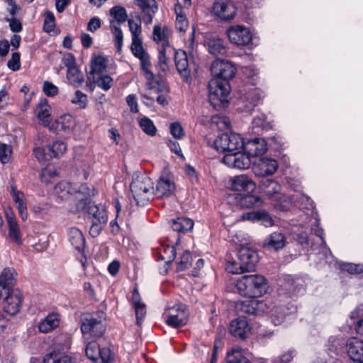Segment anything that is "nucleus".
Returning a JSON list of instances; mask_svg holds the SVG:
<instances>
[{
  "instance_id": "1",
  "label": "nucleus",
  "mask_w": 363,
  "mask_h": 363,
  "mask_svg": "<svg viewBox=\"0 0 363 363\" xmlns=\"http://www.w3.org/2000/svg\"><path fill=\"white\" fill-rule=\"evenodd\" d=\"M211 72L214 77L208 82L209 101L214 105L224 103L230 93L229 80L235 77L236 68L230 61L218 58L211 65Z\"/></svg>"
},
{
  "instance_id": "2",
  "label": "nucleus",
  "mask_w": 363,
  "mask_h": 363,
  "mask_svg": "<svg viewBox=\"0 0 363 363\" xmlns=\"http://www.w3.org/2000/svg\"><path fill=\"white\" fill-rule=\"evenodd\" d=\"M55 194L61 199H67L69 196L74 197L75 211H84L91 197L94 196L95 190L86 184L78 186L69 182H59L54 189Z\"/></svg>"
},
{
  "instance_id": "3",
  "label": "nucleus",
  "mask_w": 363,
  "mask_h": 363,
  "mask_svg": "<svg viewBox=\"0 0 363 363\" xmlns=\"http://www.w3.org/2000/svg\"><path fill=\"white\" fill-rule=\"evenodd\" d=\"M239 293L248 298H257L267 292L266 279L259 274L243 275L237 282Z\"/></svg>"
},
{
  "instance_id": "4",
  "label": "nucleus",
  "mask_w": 363,
  "mask_h": 363,
  "mask_svg": "<svg viewBox=\"0 0 363 363\" xmlns=\"http://www.w3.org/2000/svg\"><path fill=\"white\" fill-rule=\"evenodd\" d=\"M130 187L138 206L146 205L154 192L153 182L151 179L140 174L134 176Z\"/></svg>"
},
{
  "instance_id": "5",
  "label": "nucleus",
  "mask_w": 363,
  "mask_h": 363,
  "mask_svg": "<svg viewBox=\"0 0 363 363\" xmlns=\"http://www.w3.org/2000/svg\"><path fill=\"white\" fill-rule=\"evenodd\" d=\"M81 321V331L84 335L98 338L101 337L106 330L105 315L103 312L84 314Z\"/></svg>"
},
{
  "instance_id": "6",
  "label": "nucleus",
  "mask_w": 363,
  "mask_h": 363,
  "mask_svg": "<svg viewBox=\"0 0 363 363\" xmlns=\"http://www.w3.org/2000/svg\"><path fill=\"white\" fill-rule=\"evenodd\" d=\"M213 145L218 152L233 153L242 149L244 140L240 134L233 132L225 133L215 139Z\"/></svg>"
},
{
  "instance_id": "7",
  "label": "nucleus",
  "mask_w": 363,
  "mask_h": 363,
  "mask_svg": "<svg viewBox=\"0 0 363 363\" xmlns=\"http://www.w3.org/2000/svg\"><path fill=\"white\" fill-rule=\"evenodd\" d=\"M165 321L169 326L177 328L185 325L188 321L189 313L186 305L178 303L169 306L164 313Z\"/></svg>"
},
{
  "instance_id": "8",
  "label": "nucleus",
  "mask_w": 363,
  "mask_h": 363,
  "mask_svg": "<svg viewBox=\"0 0 363 363\" xmlns=\"http://www.w3.org/2000/svg\"><path fill=\"white\" fill-rule=\"evenodd\" d=\"M0 299L2 300L4 311L11 315H14L20 311L23 298L21 291L16 289L0 291Z\"/></svg>"
},
{
  "instance_id": "9",
  "label": "nucleus",
  "mask_w": 363,
  "mask_h": 363,
  "mask_svg": "<svg viewBox=\"0 0 363 363\" xmlns=\"http://www.w3.org/2000/svg\"><path fill=\"white\" fill-rule=\"evenodd\" d=\"M259 188L269 198L283 199L284 203H280L279 204V208L281 211H287L289 208V200L285 196L279 194L281 186L277 182L272 179L264 178L260 182Z\"/></svg>"
},
{
  "instance_id": "10",
  "label": "nucleus",
  "mask_w": 363,
  "mask_h": 363,
  "mask_svg": "<svg viewBox=\"0 0 363 363\" xmlns=\"http://www.w3.org/2000/svg\"><path fill=\"white\" fill-rule=\"evenodd\" d=\"M278 168L276 160L267 157L256 158L252 162V172L256 177H265L274 174Z\"/></svg>"
},
{
  "instance_id": "11",
  "label": "nucleus",
  "mask_w": 363,
  "mask_h": 363,
  "mask_svg": "<svg viewBox=\"0 0 363 363\" xmlns=\"http://www.w3.org/2000/svg\"><path fill=\"white\" fill-rule=\"evenodd\" d=\"M227 35L230 43L238 46L248 45L252 40V35L250 30L240 25L230 27L227 30Z\"/></svg>"
},
{
  "instance_id": "12",
  "label": "nucleus",
  "mask_w": 363,
  "mask_h": 363,
  "mask_svg": "<svg viewBox=\"0 0 363 363\" xmlns=\"http://www.w3.org/2000/svg\"><path fill=\"white\" fill-rule=\"evenodd\" d=\"M223 162L229 167H234L239 169H248L252 163L250 156L239 150L233 153H228L223 157Z\"/></svg>"
},
{
  "instance_id": "13",
  "label": "nucleus",
  "mask_w": 363,
  "mask_h": 363,
  "mask_svg": "<svg viewBox=\"0 0 363 363\" xmlns=\"http://www.w3.org/2000/svg\"><path fill=\"white\" fill-rule=\"evenodd\" d=\"M175 188L172 177L164 170L157 181L153 194L158 198L169 197L174 192Z\"/></svg>"
},
{
  "instance_id": "14",
  "label": "nucleus",
  "mask_w": 363,
  "mask_h": 363,
  "mask_svg": "<svg viewBox=\"0 0 363 363\" xmlns=\"http://www.w3.org/2000/svg\"><path fill=\"white\" fill-rule=\"evenodd\" d=\"M169 51H172L174 56L175 65L178 72L180 74L183 80L186 83L191 81V71L189 68V61L187 54L184 50H175L172 48H169Z\"/></svg>"
},
{
  "instance_id": "15",
  "label": "nucleus",
  "mask_w": 363,
  "mask_h": 363,
  "mask_svg": "<svg viewBox=\"0 0 363 363\" xmlns=\"http://www.w3.org/2000/svg\"><path fill=\"white\" fill-rule=\"evenodd\" d=\"M251 328L247 320L242 318L233 320L229 325V333L235 337L246 339L250 333Z\"/></svg>"
},
{
  "instance_id": "16",
  "label": "nucleus",
  "mask_w": 363,
  "mask_h": 363,
  "mask_svg": "<svg viewBox=\"0 0 363 363\" xmlns=\"http://www.w3.org/2000/svg\"><path fill=\"white\" fill-rule=\"evenodd\" d=\"M242 149L250 157H255L265 153L267 145L264 138L255 137L248 140L246 143L244 142Z\"/></svg>"
},
{
  "instance_id": "17",
  "label": "nucleus",
  "mask_w": 363,
  "mask_h": 363,
  "mask_svg": "<svg viewBox=\"0 0 363 363\" xmlns=\"http://www.w3.org/2000/svg\"><path fill=\"white\" fill-rule=\"evenodd\" d=\"M350 358L356 363H363V340L357 337L350 338L346 344Z\"/></svg>"
},
{
  "instance_id": "18",
  "label": "nucleus",
  "mask_w": 363,
  "mask_h": 363,
  "mask_svg": "<svg viewBox=\"0 0 363 363\" xmlns=\"http://www.w3.org/2000/svg\"><path fill=\"white\" fill-rule=\"evenodd\" d=\"M239 262L246 267L247 271H252L258 262L257 252L249 247H241L238 252Z\"/></svg>"
},
{
  "instance_id": "19",
  "label": "nucleus",
  "mask_w": 363,
  "mask_h": 363,
  "mask_svg": "<svg viewBox=\"0 0 363 363\" xmlns=\"http://www.w3.org/2000/svg\"><path fill=\"white\" fill-rule=\"evenodd\" d=\"M287 243L286 235L281 230L274 231L269 234L264 240L263 245L270 250H279L283 249Z\"/></svg>"
},
{
  "instance_id": "20",
  "label": "nucleus",
  "mask_w": 363,
  "mask_h": 363,
  "mask_svg": "<svg viewBox=\"0 0 363 363\" xmlns=\"http://www.w3.org/2000/svg\"><path fill=\"white\" fill-rule=\"evenodd\" d=\"M242 220L260 222L266 227L272 226L274 221L269 213L265 210L252 211L242 213Z\"/></svg>"
},
{
  "instance_id": "21",
  "label": "nucleus",
  "mask_w": 363,
  "mask_h": 363,
  "mask_svg": "<svg viewBox=\"0 0 363 363\" xmlns=\"http://www.w3.org/2000/svg\"><path fill=\"white\" fill-rule=\"evenodd\" d=\"M213 9L215 13L224 21L232 19L236 13L235 7L230 0L217 1Z\"/></svg>"
},
{
  "instance_id": "22",
  "label": "nucleus",
  "mask_w": 363,
  "mask_h": 363,
  "mask_svg": "<svg viewBox=\"0 0 363 363\" xmlns=\"http://www.w3.org/2000/svg\"><path fill=\"white\" fill-rule=\"evenodd\" d=\"M231 196L233 197L235 205L241 208L259 206L262 203L259 196L250 194H234Z\"/></svg>"
},
{
  "instance_id": "23",
  "label": "nucleus",
  "mask_w": 363,
  "mask_h": 363,
  "mask_svg": "<svg viewBox=\"0 0 363 363\" xmlns=\"http://www.w3.org/2000/svg\"><path fill=\"white\" fill-rule=\"evenodd\" d=\"M135 4L139 6L144 13L143 21L145 23H151L153 15L157 11L155 0H135Z\"/></svg>"
},
{
  "instance_id": "24",
  "label": "nucleus",
  "mask_w": 363,
  "mask_h": 363,
  "mask_svg": "<svg viewBox=\"0 0 363 363\" xmlns=\"http://www.w3.org/2000/svg\"><path fill=\"white\" fill-rule=\"evenodd\" d=\"M255 187V182L246 174L236 176L232 179V189L235 191L252 192Z\"/></svg>"
},
{
  "instance_id": "25",
  "label": "nucleus",
  "mask_w": 363,
  "mask_h": 363,
  "mask_svg": "<svg viewBox=\"0 0 363 363\" xmlns=\"http://www.w3.org/2000/svg\"><path fill=\"white\" fill-rule=\"evenodd\" d=\"M16 272L13 268H5L0 274V291L14 289Z\"/></svg>"
},
{
  "instance_id": "26",
  "label": "nucleus",
  "mask_w": 363,
  "mask_h": 363,
  "mask_svg": "<svg viewBox=\"0 0 363 363\" xmlns=\"http://www.w3.org/2000/svg\"><path fill=\"white\" fill-rule=\"evenodd\" d=\"M172 230L178 233H186L194 227V221L186 217H179L169 221Z\"/></svg>"
},
{
  "instance_id": "27",
  "label": "nucleus",
  "mask_w": 363,
  "mask_h": 363,
  "mask_svg": "<svg viewBox=\"0 0 363 363\" xmlns=\"http://www.w3.org/2000/svg\"><path fill=\"white\" fill-rule=\"evenodd\" d=\"M60 319L57 313H50L47 317L42 320L39 325L38 329L41 333H48L58 327Z\"/></svg>"
},
{
  "instance_id": "28",
  "label": "nucleus",
  "mask_w": 363,
  "mask_h": 363,
  "mask_svg": "<svg viewBox=\"0 0 363 363\" xmlns=\"http://www.w3.org/2000/svg\"><path fill=\"white\" fill-rule=\"evenodd\" d=\"M106 67V61L102 56H97L91 62V71L87 75L89 82H95V74H101Z\"/></svg>"
},
{
  "instance_id": "29",
  "label": "nucleus",
  "mask_w": 363,
  "mask_h": 363,
  "mask_svg": "<svg viewBox=\"0 0 363 363\" xmlns=\"http://www.w3.org/2000/svg\"><path fill=\"white\" fill-rule=\"evenodd\" d=\"M208 50L213 56H225L227 48L223 40L218 38H211L207 40Z\"/></svg>"
},
{
  "instance_id": "30",
  "label": "nucleus",
  "mask_w": 363,
  "mask_h": 363,
  "mask_svg": "<svg viewBox=\"0 0 363 363\" xmlns=\"http://www.w3.org/2000/svg\"><path fill=\"white\" fill-rule=\"evenodd\" d=\"M68 238L74 247L81 252L85 246V239L82 231L77 228H71L68 232Z\"/></svg>"
},
{
  "instance_id": "31",
  "label": "nucleus",
  "mask_w": 363,
  "mask_h": 363,
  "mask_svg": "<svg viewBox=\"0 0 363 363\" xmlns=\"http://www.w3.org/2000/svg\"><path fill=\"white\" fill-rule=\"evenodd\" d=\"M50 107L45 99H42L35 108L37 118L42 121L43 125L49 126L50 123Z\"/></svg>"
},
{
  "instance_id": "32",
  "label": "nucleus",
  "mask_w": 363,
  "mask_h": 363,
  "mask_svg": "<svg viewBox=\"0 0 363 363\" xmlns=\"http://www.w3.org/2000/svg\"><path fill=\"white\" fill-rule=\"evenodd\" d=\"M174 11L176 13L175 28L179 32L183 33L187 29L189 22L180 3L178 2L175 4Z\"/></svg>"
},
{
  "instance_id": "33",
  "label": "nucleus",
  "mask_w": 363,
  "mask_h": 363,
  "mask_svg": "<svg viewBox=\"0 0 363 363\" xmlns=\"http://www.w3.org/2000/svg\"><path fill=\"white\" fill-rule=\"evenodd\" d=\"M90 199H91V197ZM84 210L87 211L91 220H101V216H104L105 220H108V215L105 207L102 205L92 204L91 199H89V202L86 204Z\"/></svg>"
},
{
  "instance_id": "34",
  "label": "nucleus",
  "mask_w": 363,
  "mask_h": 363,
  "mask_svg": "<svg viewBox=\"0 0 363 363\" xmlns=\"http://www.w3.org/2000/svg\"><path fill=\"white\" fill-rule=\"evenodd\" d=\"M289 308L284 305H276L270 311L272 323L275 325L281 324L288 314Z\"/></svg>"
},
{
  "instance_id": "35",
  "label": "nucleus",
  "mask_w": 363,
  "mask_h": 363,
  "mask_svg": "<svg viewBox=\"0 0 363 363\" xmlns=\"http://www.w3.org/2000/svg\"><path fill=\"white\" fill-rule=\"evenodd\" d=\"M74 125V120L73 117L69 114H65L55 121V123L52 125V128L59 131L69 132Z\"/></svg>"
},
{
  "instance_id": "36",
  "label": "nucleus",
  "mask_w": 363,
  "mask_h": 363,
  "mask_svg": "<svg viewBox=\"0 0 363 363\" xmlns=\"http://www.w3.org/2000/svg\"><path fill=\"white\" fill-rule=\"evenodd\" d=\"M259 302L253 298H249L237 303L238 310L245 314H255L258 309Z\"/></svg>"
},
{
  "instance_id": "37",
  "label": "nucleus",
  "mask_w": 363,
  "mask_h": 363,
  "mask_svg": "<svg viewBox=\"0 0 363 363\" xmlns=\"http://www.w3.org/2000/svg\"><path fill=\"white\" fill-rule=\"evenodd\" d=\"M226 363H252L246 357L242 354V352L239 348H233L228 351L225 356Z\"/></svg>"
},
{
  "instance_id": "38",
  "label": "nucleus",
  "mask_w": 363,
  "mask_h": 363,
  "mask_svg": "<svg viewBox=\"0 0 363 363\" xmlns=\"http://www.w3.org/2000/svg\"><path fill=\"white\" fill-rule=\"evenodd\" d=\"M43 362L44 363H71V358L63 352L53 351L44 357Z\"/></svg>"
},
{
  "instance_id": "39",
  "label": "nucleus",
  "mask_w": 363,
  "mask_h": 363,
  "mask_svg": "<svg viewBox=\"0 0 363 363\" xmlns=\"http://www.w3.org/2000/svg\"><path fill=\"white\" fill-rule=\"evenodd\" d=\"M67 79L74 87L80 86L84 82V76L77 67L67 69Z\"/></svg>"
},
{
  "instance_id": "40",
  "label": "nucleus",
  "mask_w": 363,
  "mask_h": 363,
  "mask_svg": "<svg viewBox=\"0 0 363 363\" xmlns=\"http://www.w3.org/2000/svg\"><path fill=\"white\" fill-rule=\"evenodd\" d=\"M110 15L113 18L116 25L120 26V23H124L128 18L126 10L124 7L120 6H115L110 9Z\"/></svg>"
},
{
  "instance_id": "41",
  "label": "nucleus",
  "mask_w": 363,
  "mask_h": 363,
  "mask_svg": "<svg viewBox=\"0 0 363 363\" xmlns=\"http://www.w3.org/2000/svg\"><path fill=\"white\" fill-rule=\"evenodd\" d=\"M168 31L167 28L162 29L160 26H155L153 29V39L155 41L161 42L162 47L167 46L169 48L172 47L169 45L167 38Z\"/></svg>"
},
{
  "instance_id": "42",
  "label": "nucleus",
  "mask_w": 363,
  "mask_h": 363,
  "mask_svg": "<svg viewBox=\"0 0 363 363\" xmlns=\"http://www.w3.org/2000/svg\"><path fill=\"white\" fill-rule=\"evenodd\" d=\"M110 28L112 33L114 35V42L116 46L117 50L118 52L121 51V48L123 46V34L120 28V26L116 25V23L114 21H110Z\"/></svg>"
},
{
  "instance_id": "43",
  "label": "nucleus",
  "mask_w": 363,
  "mask_h": 363,
  "mask_svg": "<svg viewBox=\"0 0 363 363\" xmlns=\"http://www.w3.org/2000/svg\"><path fill=\"white\" fill-rule=\"evenodd\" d=\"M50 158L58 157L64 154L66 150V145L62 141H56L52 145L47 146Z\"/></svg>"
},
{
  "instance_id": "44",
  "label": "nucleus",
  "mask_w": 363,
  "mask_h": 363,
  "mask_svg": "<svg viewBox=\"0 0 363 363\" xmlns=\"http://www.w3.org/2000/svg\"><path fill=\"white\" fill-rule=\"evenodd\" d=\"M85 353L86 357L91 360H97L100 355V347L99 344L96 341L88 342L86 346Z\"/></svg>"
},
{
  "instance_id": "45",
  "label": "nucleus",
  "mask_w": 363,
  "mask_h": 363,
  "mask_svg": "<svg viewBox=\"0 0 363 363\" xmlns=\"http://www.w3.org/2000/svg\"><path fill=\"white\" fill-rule=\"evenodd\" d=\"M139 125L140 128L148 135L154 136L156 135L157 128L154 125V123L147 117H143L139 121Z\"/></svg>"
},
{
  "instance_id": "46",
  "label": "nucleus",
  "mask_w": 363,
  "mask_h": 363,
  "mask_svg": "<svg viewBox=\"0 0 363 363\" xmlns=\"http://www.w3.org/2000/svg\"><path fill=\"white\" fill-rule=\"evenodd\" d=\"M160 252L161 259L165 260L167 264L172 263L176 257L177 252L174 246L167 245L162 247Z\"/></svg>"
},
{
  "instance_id": "47",
  "label": "nucleus",
  "mask_w": 363,
  "mask_h": 363,
  "mask_svg": "<svg viewBox=\"0 0 363 363\" xmlns=\"http://www.w3.org/2000/svg\"><path fill=\"white\" fill-rule=\"evenodd\" d=\"M100 218L101 220H91V225L89 229V233L93 238H96L100 234L102 228L107 223V220H105V217H104V216H101Z\"/></svg>"
},
{
  "instance_id": "48",
  "label": "nucleus",
  "mask_w": 363,
  "mask_h": 363,
  "mask_svg": "<svg viewBox=\"0 0 363 363\" xmlns=\"http://www.w3.org/2000/svg\"><path fill=\"white\" fill-rule=\"evenodd\" d=\"M130 48L133 55L138 58L147 54L143 46L141 38L132 40Z\"/></svg>"
},
{
  "instance_id": "49",
  "label": "nucleus",
  "mask_w": 363,
  "mask_h": 363,
  "mask_svg": "<svg viewBox=\"0 0 363 363\" xmlns=\"http://www.w3.org/2000/svg\"><path fill=\"white\" fill-rule=\"evenodd\" d=\"M246 99L249 103L247 105V109L251 110L256 106L261 99V95L258 89H253L247 94Z\"/></svg>"
},
{
  "instance_id": "50",
  "label": "nucleus",
  "mask_w": 363,
  "mask_h": 363,
  "mask_svg": "<svg viewBox=\"0 0 363 363\" xmlns=\"http://www.w3.org/2000/svg\"><path fill=\"white\" fill-rule=\"evenodd\" d=\"M225 269L231 274H242L247 272L246 267L240 262L228 261L225 264Z\"/></svg>"
},
{
  "instance_id": "51",
  "label": "nucleus",
  "mask_w": 363,
  "mask_h": 363,
  "mask_svg": "<svg viewBox=\"0 0 363 363\" xmlns=\"http://www.w3.org/2000/svg\"><path fill=\"white\" fill-rule=\"evenodd\" d=\"M341 270L346 271L351 274H359L363 273V265L353 263L342 262L340 264Z\"/></svg>"
},
{
  "instance_id": "52",
  "label": "nucleus",
  "mask_w": 363,
  "mask_h": 363,
  "mask_svg": "<svg viewBox=\"0 0 363 363\" xmlns=\"http://www.w3.org/2000/svg\"><path fill=\"white\" fill-rule=\"evenodd\" d=\"M113 80L109 75H102L99 78H95V82H90L91 84H96L99 87L104 91L108 90L113 86Z\"/></svg>"
},
{
  "instance_id": "53",
  "label": "nucleus",
  "mask_w": 363,
  "mask_h": 363,
  "mask_svg": "<svg viewBox=\"0 0 363 363\" xmlns=\"http://www.w3.org/2000/svg\"><path fill=\"white\" fill-rule=\"evenodd\" d=\"M71 103L77 105L80 108H85L87 104V96L79 90L75 91Z\"/></svg>"
},
{
  "instance_id": "54",
  "label": "nucleus",
  "mask_w": 363,
  "mask_h": 363,
  "mask_svg": "<svg viewBox=\"0 0 363 363\" xmlns=\"http://www.w3.org/2000/svg\"><path fill=\"white\" fill-rule=\"evenodd\" d=\"M55 26V18L52 12L47 11L45 13L43 29L45 32L50 33L53 30Z\"/></svg>"
},
{
  "instance_id": "55",
  "label": "nucleus",
  "mask_w": 363,
  "mask_h": 363,
  "mask_svg": "<svg viewBox=\"0 0 363 363\" xmlns=\"http://www.w3.org/2000/svg\"><path fill=\"white\" fill-rule=\"evenodd\" d=\"M140 61V65L143 71L145 72L146 78L148 79H152L153 78V74L150 70V67L151 65L150 61V56L148 54L142 56L138 58Z\"/></svg>"
},
{
  "instance_id": "56",
  "label": "nucleus",
  "mask_w": 363,
  "mask_h": 363,
  "mask_svg": "<svg viewBox=\"0 0 363 363\" xmlns=\"http://www.w3.org/2000/svg\"><path fill=\"white\" fill-rule=\"evenodd\" d=\"M9 235L13 241L18 244L21 243L19 228L17 222L9 224Z\"/></svg>"
},
{
  "instance_id": "57",
  "label": "nucleus",
  "mask_w": 363,
  "mask_h": 363,
  "mask_svg": "<svg viewBox=\"0 0 363 363\" xmlns=\"http://www.w3.org/2000/svg\"><path fill=\"white\" fill-rule=\"evenodd\" d=\"M128 26H129V30L131 33L132 40L141 38L140 35H141L142 30H141V25H140V22L139 23L135 22L133 20L129 19L128 20Z\"/></svg>"
},
{
  "instance_id": "58",
  "label": "nucleus",
  "mask_w": 363,
  "mask_h": 363,
  "mask_svg": "<svg viewBox=\"0 0 363 363\" xmlns=\"http://www.w3.org/2000/svg\"><path fill=\"white\" fill-rule=\"evenodd\" d=\"M12 150L10 145L1 143L0 144V161L2 163H6L9 161Z\"/></svg>"
},
{
  "instance_id": "59",
  "label": "nucleus",
  "mask_w": 363,
  "mask_h": 363,
  "mask_svg": "<svg viewBox=\"0 0 363 363\" xmlns=\"http://www.w3.org/2000/svg\"><path fill=\"white\" fill-rule=\"evenodd\" d=\"M135 312L136 316V324L138 326H140L143 323V319L145 316L146 314V307L145 305L143 303L139 305L133 306Z\"/></svg>"
},
{
  "instance_id": "60",
  "label": "nucleus",
  "mask_w": 363,
  "mask_h": 363,
  "mask_svg": "<svg viewBox=\"0 0 363 363\" xmlns=\"http://www.w3.org/2000/svg\"><path fill=\"white\" fill-rule=\"evenodd\" d=\"M191 262V256L189 251H185L181 257L180 261L178 264V270L183 271L187 269Z\"/></svg>"
},
{
  "instance_id": "61",
  "label": "nucleus",
  "mask_w": 363,
  "mask_h": 363,
  "mask_svg": "<svg viewBox=\"0 0 363 363\" xmlns=\"http://www.w3.org/2000/svg\"><path fill=\"white\" fill-rule=\"evenodd\" d=\"M8 67L12 71H17L21 67L20 53L13 52L7 62Z\"/></svg>"
},
{
  "instance_id": "62",
  "label": "nucleus",
  "mask_w": 363,
  "mask_h": 363,
  "mask_svg": "<svg viewBox=\"0 0 363 363\" xmlns=\"http://www.w3.org/2000/svg\"><path fill=\"white\" fill-rule=\"evenodd\" d=\"M169 128L171 134L174 138L181 139L184 135V129L179 122L172 123Z\"/></svg>"
},
{
  "instance_id": "63",
  "label": "nucleus",
  "mask_w": 363,
  "mask_h": 363,
  "mask_svg": "<svg viewBox=\"0 0 363 363\" xmlns=\"http://www.w3.org/2000/svg\"><path fill=\"white\" fill-rule=\"evenodd\" d=\"M5 21L9 23V28L11 31L14 33H19L22 30V24L16 17H6Z\"/></svg>"
},
{
  "instance_id": "64",
  "label": "nucleus",
  "mask_w": 363,
  "mask_h": 363,
  "mask_svg": "<svg viewBox=\"0 0 363 363\" xmlns=\"http://www.w3.org/2000/svg\"><path fill=\"white\" fill-rule=\"evenodd\" d=\"M33 152L35 157L40 162L49 160L50 159L49 157V152L48 151L47 148L44 149L42 147H36L34 149Z\"/></svg>"
}]
</instances>
